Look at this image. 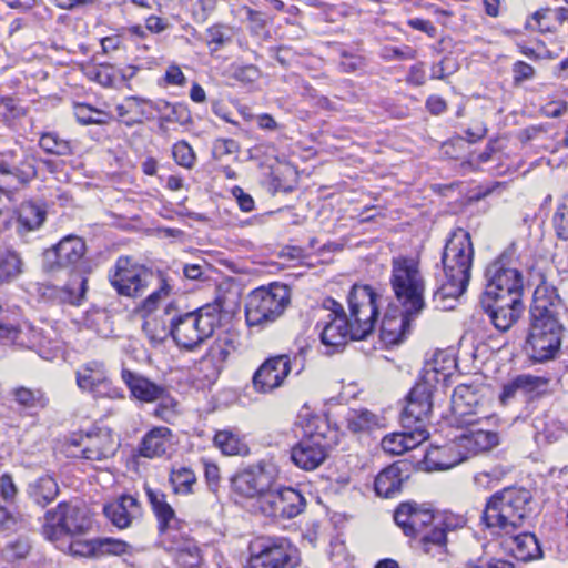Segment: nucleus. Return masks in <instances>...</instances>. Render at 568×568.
I'll list each match as a JSON object with an SVG mask.
<instances>
[{
  "label": "nucleus",
  "mask_w": 568,
  "mask_h": 568,
  "mask_svg": "<svg viewBox=\"0 0 568 568\" xmlns=\"http://www.w3.org/2000/svg\"><path fill=\"white\" fill-rule=\"evenodd\" d=\"M104 515L118 528H128L133 520L141 518L140 501L131 495H122L113 503L104 506Z\"/></svg>",
  "instance_id": "nucleus-25"
},
{
  "label": "nucleus",
  "mask_w": 568,
  "mask_h": 568,
  "mask_svg": "<svg viewBox=\"0 0 568 568\" xmlns=\"http://www.w3.org/2000/svg\"><path fill=\"white\" fill-rule=\"evenodd\" d=\"M232 39L233 30L227 26L215 24L206 30V42L209 45H214V51L229 44Z\"/></svg>",
  "instance_id": "nucleus-47"
},
{
  "label": "nucleus",
  "mask_w": 568,
  "mask_h": 568,
  "mask_svg": "<svg viewBox=\"0 0 568 568\" xmlns=\"http://www.w3.org/2000/svg\"><path fill=\"white\" fill-rule=\"evenodd\" d=\"M14 402L26 410L42 409L48 405V398L41 389H31L23 386L12 390Z\"/></svg>",
  "instance_id": "nucleus-41"
},
{
  "label": "nucleus",
  "mask_w": 568,
  "mask_h": 568,
  "mask_svg": "<svg viewBox=\"0 0 568 568\" xmlns=\"http://www.w3.org/2000/svg\"><path fill=\"white\" fill-rule=\"evenodd\" d=\"M286 285L271 283L252 291L246 297L245 318L248 326H265L283 315L290 303Z\"/></svg>",
  "instance_id": "nucleus-7"
},
{
  "label": "nucleus",
  "mask_w": 568,
  "mask_h": 568,
  "mask_svg": "<svg viewBox=\"0 0 568 568\" xmlns=\"http://www.w3.org/2000/svg\"><path fill=\"white\" fill-rule=\"evenodd\" d=\"M403 475L398 464H393L383 469L375 478V491L378 496L392 498L396 496L403 486Z\"/></svg>",
  "instance_id": "nucleus-35"
},
{
  "label": "nucleus",
  "mask_w": 568,
  "mask_h": 568,
  "mask_svg": "<svg viewBox=\"0 0 568 568\" xmlns=\"http://www.w3.org/2000/svg\"><path fill=\"white\" fill-rule=\"evenodd\" d=\"M170 483L175 494L187 495L192 493L196 476L190 467H174L170 474Z\"/></svg>",
  "instance_id": "nucleus-43"
},
{
  "label": "nucleus",
  "mask_w": 568,
  "mask_h": 568,
  "mask_svg": "<svg viewBox=\"0 0 568 568\" xmlns=\"http://www.w3.org/2000/svg\"><path fill=\"white\" fill-rule=\"evenodd\" d=\"M121 378L133 398L145 403L160 400L154 414L160 418H166L175 402L168 395L164 387L128 368L122 369Z\"/></svg>",
  "instance_id": "nucleus-16"
},
{
  "label": "nucleus",
  "mask_w": 568,
  "mask_h": 568,
  "mask_svg": "<svg viewBox=\"0 0 568 568\" xmlns=\"http://www.w3.org/2000/svg\"><path fill=\"white\" fill-rule=\"evenodd\" d=\"M474 397L470 388L467 386H458L454 389L452 395L453 408L456 414L465 415L468 412L464 406H470V399Z\"/></svg>",
  "instance_id": "nucleus-56"
},
{
  "label": "nucleus",
  "mask_w": 568,
  "mask_h": 568,
  "mask_svg": "<svg viewBox=\"0 0 568 568\" xmlns=\"http://www.w3.org/2000/svg\"><path fill=\"white\" fill-rule=\"evenodd\" d=\"M165 316L174 342L192 351L213 335L221 322V308L217 304H206L192 312H180L169 304Z\"/></svg>",
  "instance_id": "nucleus-3"
},
{
  "label": "nucleus",
  "mask_w": 568,
  "mask_h": 568,
  "mask_svg": "<svg viewBox=\"0 0 568 568\" xmlns=\"http://www.w3.org/2000/svg\"><path fill=\"white\" fill-rule=\"evenodd\" d=\"M75 376L77 385L82 390L91 392L97 396L123 397L120 389L110 386L105 365L100 361L85 363L77 371Z\"/></svg>",
  "instance_id": "nucleus-20"
},
{
  "label": "nucleus",
  "mask_w": 568,
  "mask_h": 568,
  "mask_svg": "<svg viewBox=\"0 0 568 568\" xmlns=\"http://www.w3.org/2000/svg\"><path fill=\"white\" fill-rule=\"evenodd\" d=\"M172 432L164 426H156L149 430L142 438L139 453L146 458L160 457L166 453L171 443Z\"/></svg>",
  "instance_id": "nucleus-29"
},
{
  "label": "nucleus",
  "mask_w": 568,
  "mask_h": 568,
  "mask_svg": "<svg viewBox=\"0 0 568 568\" xmlns=\"http://www.w3.org/2000/svg\"><path fill=\"white\" fill-rule=\"evenodd\" d=\"M458 447L465 448L469 454H478L497 446L498 435L490 430H467L457 439Z\"/></svg>",
  "instance_id": "nucleus-33"
},
{
  "label": "nucleus",
  "mask_w": 568,
  "mask_h": 568,
  "mask_svg": "<svg viewBox=\"0 0 568 568\" xmlns=\"http://www.w3.org/2000/svg\"><path fill=\"white\" fill-rule=\"evenodd\" d=\"M143 332L152 343H160L170 335V325L168 324L165 310L159 324L154 318L145 320L142 326Z\"/></svg>",
  "instance_id": "nucleus-45"
},
{
  "label": "nucleus",
  "mask_w": 568,
  "mask_h": 568,
  "mask_svg": "<svg viewBox=\"0 0 568 568\" xmlns=\"http://www.w3.org/2000/svg\"><path fill=\"white\" fill-rule=\"evenodd\" d=\"M404 440L402 433L385 436L382 439V448L390 455H402L406 452Z\"/></svg>",
  "instance_id": "nucleus-58"
},
{
  "label": "nucleus",
  "mask_w": 568,
  "mask_h": 568,
  "mask_svg": "<svg viewBox=\"0 0 568 568\" xmlns=\"http://www.w3.org/2000/svg\"><path fill=\"white\" fill-rule=\"evenodd\" d=\"M23 272V262L19 253L10 248L0 250V283H10Z\"/></svg>",
  "instance_id": "nucleus-39"
},
{
  "label": "nucleus",
  "mask_w": 568,
  "mask_h": 568,
  "mask_svg": "<svg viewBox=\"0 0 568 568\" xmlns=\"http://www.w3.org/2000/svg\"><path fill=\"white\" fill-rule=\"evenodd\" d=\"M163 544L178 565L194 568L200 564V550L194 540L184 538L176 531H168Z\"/></svg>",
  "instance_id": "nucleus-26"
},
{
  "label": "nucleus",
  "mask_w": 568,
  "mask_h": 568,
  "mask_svg": "<svg viewBox=\"0 0 568 568\" xmlns=\"http://www.w3.org/2000/svg\"><path fill=\"white\" fill-rule=\"evenodd\" d=\"M418 315H410L402 308L389 310L385 313L379 336L386 345H395L400 343L410 328V322Z\"/></svg>",
  "instance_id": "nucleus-24"
},
{
  "label": "nucleus",
  "mask_w": 568,
  "mask_h": 568,
  "mask_svg": "<svg viewBox=\"0 0 568 568\" xmlns=\"http://www.w3.org/2000/svg\"><path fill=\"white\" fill-rule=\"evenodd\" d=\"M292 548L282 537L257 536L247 546L245 568H285L291 560Z\"/></svg>",
  "instance_id": "nucleus-13"
},
{
  "label": "nucleus",
  "mask_w": 568,
  "mask_h": 568,
  "mask_svg": "<svg viewBox=\"0 0 568 568\" xmlns=\"http://www.w3.org/2000/svg\"><path fill=\"white\" fill-rule=\"evenodd\" d=\"M169 294V285L162 283V285L153 291L139 306V312L144 316H150L159 306L161 300Z\"/></svg>",
  "instance_id": "nucleus-54"
},
{
  "label": "nucleus",
  "mask_w": 568,
  "mask_h": 568,
  "mask_svg": "<svg viewBox=\"0 0 568 568\" xmlns=\"http://www.w3.org/2000/svg\"><path fill=\"white\" fill-rule=\"evenodd\" d=\"M274 477L264 466L257 465L250 467L232 479L233 489L247 498H257L258 506L261 499L273 487Z\"/></svg>",
  "instance_id": "nucleus-21"
},
{
  "label": "nucleus",
  "mask_w": 568,
  "mask_h": 568,
  "mask_svg": "<svg viewBox=\"0 0 568 568\" xmlns=\"http://www.w3.org/2000/svg\"><path fill=\"white\" fill-rule=\"evenodd\" d=\"M145 494L158 518L159 529L164 536H166L168 531H171L170 527L172 523L176 519L175 511L166 501L165 494L161 490L145 486Z\"/></svg>",
  "instance_id": "nucleus-32"
},
{
  "label": "nucleus",
  "mask_w": 568,
  "mask_h": 568,
  "mask_svg": "<svg viewBox=\"0 0 568 568\" xmlns=\"http://www.w3.org/2000/svg\"><path fill=\"white\" fill-rule=\"evenodd\" d=\"M0 113L6 119H18L24 114V110L13 98L0 99Z\"/></svg>",
  "instance_id": "nucleus-61"
},
{
  "label": "nucleus",
  "mask_w": 568,
  "mask_h": 568,
  "mask_svg": "<svg viewBox=\"0 0 568 568\" xmlns=\"http://www.w3.org/2000/svg\"><path fill=\"white\" fill-rule=\"evenodd\" d=\"M216 0H197L193 9L194 19L199 22H204L209 14L214 11Z\"/></svg>",
  "instance_id": "nucleus-64"
},
{
  "label": "nucleus",
  "mask_w": 568,
  "mask_h": 568,
  "mask_svg": "<svg viewBox=\"0 0 568 568\" xmlns=\"http://www.w3.org/2000/svg\"><path fill=\"white\" fill-rule=\"evenodd\" d=\"M384 426V419L368 409H354L347 416V428L354 434L368 433Z\"/></svg>",
  "instance_id": "nucleus-37"
},
{
  "label": "nucleus",
  "mask_w": 568,
  "mask_h": 568,
  "mask_svg": "<svg viewBox=\"0 0 568 568\" xmlns=\"http://www.w3.org/2000/svg\"><path fill=\"white\" fill-rule=\"evenodd\" d=\"M69 554L74 557L97 558L95 539H82L81 536H70Z\"/></svg>",
  "instance_id": "nucleus-48"
},
{
  "label": "nucleus",
  "mask_w": 568,
  "mask_h": 568,
  "mask_svg": "<svg viewBox=\"0 0 568 568\" xmlns=\"http://www.w3.org/2000/svg\"><path fill=\"white\" fill-rule=\"evenodd\" d=\"M26 525L23 516L19 511L10 510L6 506L0 505V532L4 534L18 531Z\"/></svg>",
  "instance_id": "nucleus-46"
},
{
  "label": "nucleus",
  "mask_w": 568,
  "mask_h": 568,
  "mask_svg": "<svg viewBox=\"0 0 568 568\" xmlns=\"http://www.w3.org/2000/svg\"><path fill=\"white\" fill-rule=\"evenodd\" d=\"M239 143L233 139H216L212 146V154L215 160H222L226 155L237 153Z\"/></svg>",
  "instance_id": "nucleus-57"
},
{
  "label": "nucleus",
  "mask_w": 568,
  "mask_h": 568,
  "mask_svg": "<svg viewBox=\"0 0 568 568\" xmlns=\"http://www.w3.org/2000/svg\"><path fill=\"white\" fill-rule=\"evenodd\" d=\"M483 302L484 307L494 324V326L506 332L509 329L520 317L524 311V304L521 300L511 303L513 298L505 297H485Z\"/></svg>",
  "instance_id": "nucleus-23"
},
{
  "label": "nucleus",
  "mask_w": 568,
  "mask_h": 568,
  "mask_svg": "<svg viewBox=\"0 0 568 568\" xmlns=\"http://www.w3.org/2000/svg\"><path fill=\"white\" fill-rule=\"evenodd\" d=\"M446 527L445 523L437 524L417 537L420 549L438 560H443L447 554Z\"/></svg>",
  "instance_id": "nucleus-31"
},
{
  "label": "nucleus",
  "mask_w": 568,
  "mask_h": 568,
  "mask_svg": "<svg viewBox=\"0 0 568 568\" xmlns=\"http://www.w3.org/2000/svg\"><path fill=\"white\" fill-rule=\"evenodd\" d=\"M118 448L111 434L101 432L97 434L72 435L68 443L69 455L81 457L91 462L104 460L112 457Z\"/></svg>",
  "instance_id": "nucleus-18"
},
{
  "label": "nucleus",
  "mask_w": 568,
  "mask_h": 568,
  "mask_svg": "<svg viewBox=\"0 0 568 568\" xmlns=\"http://www.w3.org/2000/svg\"><path fill=\"white\" fill-rule=\"evenodd\" d=\"M92 527L87 511L72 501H61L43 516L42 535L52 542L63 541L70 536H82Z\"/></svg>",
  "instance_id": "nucleus-8"
},
{
  "label": "nucleus",
  "mask_w": 568,
  "mask_h": 568,
  "mask_svg": "<svg viewBox=\"0 0 568 568\" xmlns=\"http://www.w3.org/2000/svg\"><path fill=\"white\" fill-rule=\"evenodd\" d=\"M511 253L504 252L491 262L485 273V297L513 298L511 303L521 300L524 292L523 274L509 265Z\"/></svg>",
  "instance_id": "nucleus-11"
},
{
  "label": "nucleus",
  "mask_w": 568,
  "mask_h": 568,
  "mask_svg": "<svg viewBox=\"0 0 568 568\" xmlns=\"http://www.w3.org/2000/svg\"><path fill=\"white\" fill-rule=\"evenodd\" d=\"M214 444L224 455H246L248 447L239 435L231 430H219L214 436Z\"/></svg>",
  "instance_id": "nucleus-42"
},
{
  "label": "nucleus",
  "mask_w": 568,
  "mask_h": 568,
  "mask_svg": "<svg viewBox=\"0 0 568 568\" xmlns=\"http://www.w3.org/2000/svg\"><path fill=\"white\" fill-rule=\"evenodd\" d=\"M174 161L186 169H192L195 164V153L192 146L184 140L176 142L172 148Z\"/></svg>",
  "instance_id": "nucleus-50"
},
{
  "label": "nucleus",
  "mask_w": 568,
  "mask_h": 568,
  "mask_svg": "<svg viewBox=\"0 0 568 568\" xmlns=\"http://www.w3.org/2000/svg\"><path fill=\"white\" fill-rule=\"evenodd\" d=\"M47 211L42 204L26 201L17 211V232L20 236L38 230L44 222Z\"/></svg>",
  "instance_id": "nucleus-30"
},
{
  "label": "nucleus",
  "mask_w": 568,
  "mask_h": 568,
  "mask_svg": "<svg viewBox=\"0 0 568 568\" xmlns=\"http://www.w3.org/2000/svg\"><path fill=\"white\" fill-rule=\"evenodd\" d=\"M74 115H75L77 121L83 125L106 123V120L101 118L102 115H105V114L102 111L93 109L88 104H82V103L75 104Z\"/></svg>",
  "instance_id": "nucleus-51"
},
{
  "label": "nucleus",
  "mask_w": 568,
  "mask_h": 568,
  "mask_svg": "<svg viewBox=\"0 0 568 568\" xmlns=\"http://www.w3.org/2000/svg\"><path fill=\"white\" fill-rule=\"evenodd\" d=\"M30 540L22 535L0 538V556L10 562L21 560L30 552Z\"/></svg>",
  "instance_id": "nucleus-36"
},
{
  "label": "nucleus",
  "mask_w": 568,
  "mask_h": 568,
  "mask_svg": "<svg viewBox=\"0 0 568 568\" xmlns=\"http://www.w3.org/2000/svg\"><path fill=\"white\" fill-rule=\"evenodd\" d=\"M437 374V368L433 364H427L422 381L412 388L407 397V405L402 414V424L405 428L402 435L405 438L406 452L414 449L429 436L425 422L432 412V396L435 389L433 382L438 381Z\"/></svg>",
  "instance_id": "nucleus-4"
},
{
  "label": "nucleus",
  "mask_w": 568,
  "mask_h": 568,
  "mask_svg": "<svg viewBox=\"0 0 568 568\" xmlns=\"http://www.w3.org/2000/svg\"><path fill=\"white\" fill-rule=\"evenodd\" d=\"M40 148L49 154L53 155H69L71 153V145L69 141L61 139L57 133H43L39 141Z\"/></svg>",
  "instance_id": "nucleus-44"
},
{
  "label": "nucleus",
  "mask_w": 568,
  "mask_h": 568,
  "mask_svg": "<svg viewBox=\"0 0 568 568\" xmlns=\"http://www.w3.org/2000/svg\"><path fill=\"white\" fill-rule=\"evenodd\" d=\"M18 495V488L10 475L3 474L0 477V497L7 503H13Z\"/></svg>",
  "instance_id": "nucleus-63"
},
{
  "label": "nucleus",
  "mask_w": 568,
  "mask_h": 568,
  "mask_svg": "<svg viewBox=\"0 0 568 568\" xmlns=\"http://www.w3.org/2000/svg\"><path fill=\"white\" fill-rule=\"evenodd\" d=\"M230 356L229 341L217 339L209 348L205 359L212 362L215 366L222 365Z\"/></svg>",
  "instance_id": "nucleus-55"
},
{
  "label": "nucleus",
  "mask_w": 568,
  "mask_h": 568,
  "mask_svg": "<svg viewBox=\"0 0 568 568\" xmlns=\"http://www.w3.org/2000/svg\"><path fill=\"white\" fill-rule=\"evenodd\" d=\"M382 296L372 286L354 284L348 293V315L357 341L365 339L375 328Z\"/></svg>",
  "instance_id": "nucleus-9"
},
{
  "label": "nucleus",
  "mask_w": 568,
  "mask_h": 568,
  "mask_svg": "<svg viewBox=\"0 0 568 568\" xmlns=\"http://www.w3.org/2000/svg\"><path fill=\"white\" fill-rule=\"evenodd\" d=\"M22 160L12 162L1 161L0 178L13 176L22 183L31 180L36 175V169L24 154H22ZM0 183H2L1 179Z\"/></svg>",
  "instance_id": "nucleus-40"
},
{
  "label": "nucleus",
  "mask_w": 568,
  "mask_h": 568,
  "mask_svg": "<svg viewBox=\"0 0 568 568\" xmlns=\"http://www.w3.org/2000/svg\"><path fill=\"white\" fill-rule=\"evenodd\" d=\"M394 520L406 536L417 538L429 529L434 515L415 503H403L396 508Z\"/></svg>",
  "instance_id": "nucleus-22"
},
{
  "label": "nucleus",
  "mask_w": 568,
  "mask_h": 568,
  "mask_svg": "<svg viewBox=\"0 0 568 568\" xmlns=\"http://www.w3.org/2000/svg\"><path fill=\"white\" fill-rule=\"evenodd\" d=\"M130 110L135 112L136 114L151 119L153 116V102L139 98V97H131L128 99Z\"/></svg>",
  "instance_id": "nucleus-62"
},
{
  "label": "nucleus",
  "mask_w": 568,
  "mask_h": 568,
  "mask_svg": "<svg viewBox=\"0 0 568 568\" xmlns=\"http://www.w3.org/2000/svg\"><path fill=\"white\" fill-rule=\"evenodd\" d=\"M348 339H356L352 323L347 316L332 317L321 333V341L324 345L338 351Z\"/></svg>",
  "instance_id": "nucleus-27"
},
{
  "label": "nucleus",
  "mask_w": 568,
  "mask_h": 568,
  "mask_svg": "<svg viewBox=\"0 0 568 568\" xmlns=\"http://www.w3.org/2000/svg\"><path fill=\"white\" fill-rule=\"evenodd\" d=\"M474 248L469 233L458 230L447 241L442 262L445 281L434 293L436 308L447 311L455 307V302L466 291L470 278Z\"/></svg>",
  "instance_id": "nucleus-1"
},
{
  "label": "nucleus",
  "mask_w": 568,
  "mask_h": 568,
  "mask_svg": "<svg viewBox=\"0 0 568 568\" xmlns=\"http://www.w3.org/2000/svg\"><path fill=\"white\" fill-rule=\"evenodd\" d=\"M109 280L119 295L135 298L148 291L155 276L150 268L131 257L120 256L110 271Z\"/></svg>",
  "instance_id": "nucleus-12"
},
{
  "label": "nucleus",
  "mask_w": 568,
  "mask_h": 568,
  "mask_svg": "<svg viewBox=\"0 0 568 568\" xmlns=\"http://www.w3.org/2000/svg\"><path fill=\"white\" fill-rule=\"evenodd\" d=\"M305 506L306 500L298 490L292 487H282L271 488L262 497L258 508L267 517L288 519L300 515Z\"/></svg>",
  "instance_id": "nucleus-17"
},
{
  "label": "nucleus",
  "mask_w": 568,
  "mask_h": 568,
  "mask_svg": "<svg viewBox=\"0 0 568 568\" xmlns=\"http://www.w3.org/2000/svg\"><path fill=\"white\" fill-rule=\"evenodd\" d=\"M329 445L325 432L308 423L303 437L291 449V459L301 469L314 470L327 458Z\"/></svg>",
  "instance_id": "nucleus-14"
},
{
  "label": "nucleus",
  "mask_w": 568,
  "mask_h": 568,
  "mask_svg": "<svg viewBox=\"0 0 568 568\" xmlns=\"http://www.w3.org/2000/svg\"><path fill=\"white\" fill-rule=\"evenodd\" d=\"M97 558L114 555L120 556L128 551L129 545L120 539L114 538H95Z\"/></svg>",
  "instance_id": "nucleus-49"
},
{
  "label": "nucleus",
  "mask_w": 568,
  "mask_h": 568,
  "mask_svg": "<svg viewBox=\"0 0 568 568\" xmlns=\"http://www.w3.org/2000/svg\"><path fill=\"white\" fill-rule=\"evenodd\" d=\"M516 386L521 387V395H531L547 386V379L531 374L516 376Z\"/></svg>",
  "instance_id": "nucleus-53"
},
{
  "label": "nucleus",
  "mask_w": 568,
  "mask_h": 568,
  "mask_svg": "<svg viewBox=\"0 0 568 568\" xmlns=\"http://www.w3.org/2000/svg\"><path fill=\"white\" fill-rule=\"evenodd\" d=\"M458 69L454 59L445 57L439 63L434 64L430 70V78L444 80L446 77L455 73Z\"/></svg>",
  "instance_id": "nucleus-59"
},
{
  "label": "nucleus",
  "mask_w": 568,
  "mask_h": 568,
  "mask_svg": "<svg viewBox=\"0 0 568 568\" xmlns=\"http://www.w3.org/2000/svg\"><path fill=\"white\" fill-rule=\"evenodd\" d=\"M513 555L520 561H529L542 556L540 545L534 534H519L513 537Z\"/></svg>",
  "instance_id": "nucleus-38"
},
{
  "label": "nucleus",
  "mask_w": 568,
  "mask_h": 568,
  "mask_svg": "<svg viewBox=\"0 0 568 568\" xmlns=\"http://www.w3.org/2000/svg\"><path fill=\"white\" fill-rule=\"evenodd\" d=\"M457 448H459L458 443L432 447L424 457L427 468L429 470H447L460 464L467 457L458 452Z\"/></svg>",
  "instance_id": "nucleus-28"
},
{
  "label": "nucleus",
  "mask_w": 568,
  "mask_h": 568,
  "mask_svg": "<svg viewBox=\"0 0 568 568\" xmlns=\"http://www.w3.org/2000/svg\"><path fill=\"white\" fill-rule=\"evenodd\" d=\"M389 283L397 302L407 314L419 315L424 311L426 280L418 261L407 256L394 257Z\"/></svg>",
  "instance_id": "nucleus-6"
},
{
  "label": "nucleus",
  "mask_w": 568,
  "mask_h": 568,
  "mask_svg": "<svg viewBox=\"0 0 568 568\" xmlns=\"http://www.w3.org/2000/svg\"><path fill=\"white\" fill-rule=\"evenodd\" d=\"M532 496L521 487H507L495 493L486 503L483 519L499 535H511L530 513Z\"/></svg>",
  "instance_id": "nucleus-5"
},
{
  "label": "nucleus",
  "mask_w": 568,
  "mask_h": 568,
  "mask_svg": "<svg viewBox=\"0 0 568 568\" xmlns=\"http://www.w3.org/2000/svg\"><path fill=\"white\" fill-rule=\"evenodd\" d=\"M59 485L51 475H43L28 485V496L40 507L51 504L59 495Z\"/></svg>",
  "instance_id": "nucleus-34"
},
{
  "label": "nucleus",
  "mask_w": 568,
  "mask_h": 568,
  "mask_svg": "<svg viewBox=\"0 0 568 568\" xmlns=\"http://www.w3.org/2000/svg\"><path fill=\"white\" fill-rule=\"evenodd\" d=\"M561 308L562 303L557 288L547 283L541 275L540 283L535 288L530 306V324H560L559 312Z\"/></svg>",
  "instance_id": "nucleus-19"
},
{
  "label": "nucleus",
  "mask_w": 568,
  "mask_h": 568,
  "mask_svg": "<svg viewBox=\"0 0 568 568\" xmlns=\"http://www.w3.org/2000/svg\"><path fill=\"white\" fill-rule=\"evenodd\" d=\"M554 225L559 237L568 239V203L558 206L554 215Z\"/></svg>",
  "instance_id": "nucleus-60"
},
{
  "label": "nucleus",
  "mask_w": 568,
  "mask_h": 568,
  "mask_svg": "<svg viewBox=\"0 0 568 568\" xmlns=\"http://www.w3.org/2000/svg\"><path fill=\"white\" fill-rule=\"evenodd\" d=\"M305 368L304 351L291 356L280 354L266 358L255 371L252 377V385L258 394H271L281 388L291 372L298 375Z\"/></svg>",
  "instance_id": "nucleus-10"
},
{
  "label": "nucleus",
  "mask_w": 568,
  "mask_h": 568,
  "mask_svg": "<svg viewBox=\"0 0 568 568\" xmlns=\"http://www.w3.org/2000/svg\"><path fill=\"white\" fill-rule=\"evenodd\" d=\"M561 336V324H530L526 351L534 362L542 363L552 359L560 349Z\"/></svg>",
  "instance_id": "nucleus-15"
},
{
  "label": "nucleus",
  "mask_w": 568,
  "mask_h": 568,
  "mask_svg": "<svg viewBox=\"0 0 568 568\" xmlns=\"http://www.w3.org/2000/svg\"><path fill=\"white\" fill-rule=\"evenodd\" d=\"M87 253L85 242L77 235H67L55 245L43 252L42 268L50 275L65 272L74 275L72 283L64 287L65 300L73 305L80 304L87 292V278L77 274Z\"/></svg>",
  "instance_id": "nucleus-2"
},
{
  "label": "nucleus",
  "mask_w": 568,
  "mask_h": 568,
  "mask_svg": "<svg viewBox=\"0 0 568 568\" xmlns=\"http://www.w3.org/2000/svg\"><path fill=\"white\" fill-rule=\"evenodd\" d=\"M191 120L192 116L187 106L182 103H174L168 113L160 116V126L162 128L164 122L186 125Z\"/></svg>",
  "instance_id": "nucleus-52"
}]
</instances>
